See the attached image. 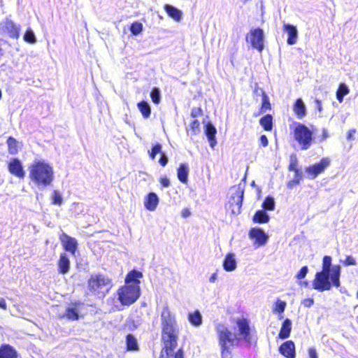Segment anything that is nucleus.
Wrapping results in <instances>:
<instances>
[{
    "label": "nucleus",
    "mask_w": 358,
    "mask_h": 358,
    "mask_svg": "<svg viewBox=\"0 0 358 358\" xmlns=\"http://www.w3.org/2000/svg\"><path fill=\"white\" fill-rule=\"evenodd\" d=\"M336 99L339 101V103H342L343 101L344 96L340 95L338 93H336Z\"/></svg>",
    "instance_id": "62"
},
{
    "label": "nucleus",
    "mask_w": 358,
    "mask_h": 358,
    "mask_svg": "<svg viewBox=\"0 0 358 358\" xmlns=\"http://www.w3.org/2000/svg\"><path fill=\"white\" fill-rule=\"evenodd\" d=\"M20 30L21 26L8 17L0 22V32L11 38L17 39L20 37Z\"/></svg>",
    "instance_id": "10"
},
{
    "label": "nucleus",
    "mask_w": 358,
    "mask_h": 358,
    "mask_svg": "<svg viewBox=\"0 0 358 358\" xmlns=\"http://www.w3.org/2000/svg\"><path fill=\"white\" fill-rule=\"evenodd\" d=\"M315 102L317 103V109L320 112L322 111V103H321V101L318 99H316Z\"/></svg>",
    "instance_id": "63"
},
{
    "label": "nucleus",
    "mask_w": 358,
    "mask_h": 358,
    "mask_svg": "<svg viewBox=\"0 0 358 358\" xmlns=\"http://www.w3.org/2000/svg\"><path fill=\"white\" fill-rule=\"evenodd\" d=\"M217 279V274L215 273H213L209 278V281L210 282H214Z\"/></svg>",
    "instance_id": "61"
},
{
    "label": "nucleus",
    "mask_w": 358,
    "mask_h": 358,
    "mask_svg": "<svg viewBox=\"0 0 358 358\" xmlns=\"http://www.w3.org/2000/svg\"><path fill=\"white\" fill-rule=\"evenodd\" d=\"M164 10L168 15L175 20L176 21H180L182 18V13L180 10L171 4H165Z\"/></svg>",
    "instance_id": "27"
},
{
    "label": "nucleus",
    "mask_w": 358,
    "mask_h": 358,
    "mask_svg": "<svg viewBox=\"0 0 358 358\" xmlns=\"http://www.w3.org/2000/svg\"><path fill=\"white\" fill-rule=\"evenodd\" d=\"M293 110L299 119H302L306 115V106L301 98H298L293 106Z\"/></svg>",
    "instance_id": "21"
},
{
    "label": "nucleus",
    "mask_w": 358,
    "mask_h": 358,
    "mask_svg": "<svg viewBox=\"0 0 358 358\" xmlns=\"http://www.w3.org/2000/svg\"><path fill=\"white\" fill-rule=\"evenodd\" d=\"M238 327V334L236 338L240 343L241 341H244L248 345L251 343V329L250 327V322L246 318H238L236 321Z\"/></svg>",
    "instance_id": "11"
},
{
    "label": "nucleus",
    "mask_w": 358,
    "mask_h": 358,
    "mask_svg": "<svg viewBox=\"0 0 358 358\" xmlns=\"http://www.w3.org/2000/svg\"><path fill=\"white\" fill-rule=\"evenodd\" d=\"M331 257L325 255L322 259V270L315 273L313 288L318 292L330 290L332 287L341 286V267L332 265Z\"/></svg>",
    "instance_id": "1"
},
{
    "label": "nucleus",
    "mask_w": 358,
    "mask_h": 358,
    "mask_svg": "<svg viewBox=\"0 0 358 358\" xmlns=\"http://www.w3.org/2000/svg\"><path fill=\"white\" fill-rule=\"evenodd\" d=\"M286 303L280 299L277 300L275 306V311L278 313H282L285 311Z\"/></svg>",
    "instance_id": "45"
},
{
    "label": "nucleus",
    "mask_w": 358,
    "mask_h": 358,
    "mask_svg": "<svg viewBox=\"0 0 358 358\" xmlns=\"http://www.w3.org/2000/svg\"><path fill=\"white\" fill-rule=\"evenodd\" d=\"M191 215V213L189 209L185 208L182 211V216L185 218L188 217Z\"/></svg>",
    "instance_id": "58"
},
{
    "label": "nucleus",
    "mask_w": 358,
    "mask_h": 358,
    "mask_svg": "<svg viewBox=\"0 0 358 358\" xmlns=\"http://www.w3.org/2000/svg\"><path fill=\"white\" fill-rule=\"evenodd\" d=\"M275 203L274 198L271 196H267L262 203V208L265 210H273Z\"/></svg>",
    "instance_id": "37"
},
{
    "label": "nucleus",
    "mask_w": 358,
    "mask_h": 358,
    "mask_svg": "<svg viewBox=\"0 0 358 358\" xmlns=\"http://www.w3.org/2000/svg\"><path fill=\"white\" fill-rule=\"evenodd\" d=\"M215 330L220 347L221 358H232L231 347L239 344L236 335L221 322L215 324Z\"/></svg>",
    "instance_id": "4"
},
{
    "label": "nucleus",
    "mask_w": 358,
    "mask_h": 358,
    "mask_svg": "<svg viewBox=\"0 0 358 358\" xmlns=\"http://www.w3.org/2000/svg\"><path fill=\"white\" fill-rule=\"evenodd\" d=\"M173 357V358H184V352L182 349L178 350L175 354L173 352L169 357Z\"/></svg>",
    "instance_id": "56"
},
{
    "label": "nucleus",
    "mask_w": 358,
    "mask_h": 358,
    "mask_svg": "<svg viewBox=\"0 0 358 358\" xmlns=\"http://www.w3.org/2000/svg\"><path fill=\"white\" fill-rule=\"evenodd\" d=\"M237 262L234 253H228L223 261V268L226 271H233L236 268Z\"/></svg>",
    "instance_id": "22"
},
{
    "label": "nucleus",
    "mask_w": 358,
    "mask_h": 358,
    "mask_svg": "<svg viewBox=\"0 0 358 358\" xmlns=\"http://www.w3.org/2000/svg\"><path fill=\"white\" fill-rule=\"evenodd\" d=\"M350 92L349 87L345 83H341L338 86V88L336 91V93H338L340 95L346 96Z\"/></svg>",
    "instance_id": "44"
},
{
    "label": "nucleus",
    "mask_w": 358,
    "mask_h": 358,
    "mask_svg": "<svg viewBox=\"0 0 358 358\" xmlns=\"http://www.w3.org/2000/svg\"><path fill=\"white\" fill-rule=\"evenodd\" d=\"M70 269V260L66 253H62L58 261V270L62 274H66Z\"/></svg>",
    "instance_id": "24"
},
{
    "label": "nucleus",
    "mask_w": 358,
    "mask_h": 358,
    "mask_svg": "<svg viewBox=\"0 0 358 358\" xmlns=\"http://www.w3.org/2000/svg\"><path fill=\"white\" fill-rule=\"evenodd\" d=\"M0 308L6 310L7 308L6 302L3 298L0 297Z\"/></svg>",
    "instance_id": "59"
},
{
    "label": "nucleus",
    "mask_w": 358,
    "mask_h": 358,
    "mask_svg": "<svg viewBox=\"0 0 358 358\" xmlns=\"http://www.w3.org/2000/svg\"><path fill=\"white\" fill-rule=\"evenodd\" d=\"M283 30L287 34V43L288 45H294L298 38L296 27L291 24H284Z\"/></svg>",
    "instance_id": "19"
},
{
    "label": "nucleus",
    "mask_w": 358,
    "mask_h": 358,
    "mask_svg": "<svg viewBox=\"0 0 358 358\" xmlns=\"http://www.w3.org/2000/svg\"><path fill=\"white\" fill-rule=\"evenodd\" d=\"M250 239L255 240V244L257 247L264 245L268 239V235L264 231L259 227H253L249 231Z\"/></svg>",
    "instance_id": "14"
},
{
    "label": "nucleus",
    "mask_w": 358,
    "mask_h": 358,
    "mask_svg": "<svg viewBox=\"0 0 358 358\" xmlns=\"http://www.w3.org/2000/svg\"><path fill=\"white\" fill-rule=\"evenodd\" d=\"M143 274L141 272L133 270L130 271L125 279L126 285H138L140 284L139 278H142Z\"/></svg>",
    "instance_id": "28"
},
{
    "label": "nucleus",
    "mask_w": 358,
    "mask_h": 358,
    "mask_svg": "<svg viewBox=\"0 0 358 358\" xmlns=\"http://www.w3.org/2000/svg\"><path fill=\"white\" fill-rule=\"evenodd\" d=\"M303 180V172L302 171H297L294 172V178L289 180L287 184V188L292 189L293 187L300 183V182Z\"/></svg>",
    "instance_id": "36"
},
{
    "label": "nucleus",
    "mask_w": 358,
    "mask_h": 358,
    "mask_svg": "<svg viewBox=\"0 0 358 358\" xmlns=\"http://www.w3.org/2000/svg\"><path fill=\"white\" fill-rule=\"evenodd\" d=\"M162 338L164 343L166 356L172 355L177 345L178 330L176 320L168 306H164L161 313Z\"/></svg>",
    "instance_id": "2"
},
{
    "label": "nucleus",
    "mask_w": 358,
    "mask_h": 358,
    "mask_svg": "<svg viewBox=\"0 0 358 358\" xmlns=\"http://www.w3.org/2000/svg\"><path fill=\"white\" fill-rule=\"evenodd\" d=\"M137 107L144 118L147 119L150 117L151 114V108L148 101H141L138 102Z\"/></svg>",
    "instance_id": "31"
},
{
    "label": "nucleus",
    "mask_w": 358,
    "mask_h": 358,
    "mask_svg": "<svg viewBox=\"0 0 358 358\" xmlns=\"http://www.w3.org/2000/svg\"><path fill=\"white\" fill-rule=\"evenodd\" d=\"M189 322L194 327H199L202 324V315L199 310H196L188 315Z\"/></svg>",
    "instance_id": "30"
},
{
    "label": "nucleus",
    "mask_w": 358,
    "mask_h": 358,
    "mask_svg": "<svg viewBox=\"0 0 358 358\" xmlns=\"http://www.w3.org/2000/svg\"><path fill=\"white\" fill-rule=\"evenodd\" d=\"M152 151V154H161L162 151V145L159 143H156L152 146L150 150Z\"/></svg>",
    "instance_id": "49"
},
{
    "label": "nucleus",
    "mask_w": 358,
    "mask_h": 358,
    "mask_svg": "<svg viewBox=\"0 0 358 358\" xmlns=\"http://www.w3.org/2000/svg\"><path fill=\"white\" fill-rule=\"evenodd\" d=\"M330 164L329 158H322L320 162L306 168V173L308 174L310 179H315L317 176L322 173Z\"/></svg>",
    "instance_id": "13"
},
{
    "label": "nucleus",
    "mask_w": 358,
    "mask_h": 358,
    "mask_svg": "<svg viewBox=\"0 0 358 358\" xmlns=\"http://www.w3.org/2000/svg\"><path fill=\"white\" fill-rule=\"evenodd\" d=\"M231 194L228 203V209L231 210L233 215H238L244 198V187L239 184L237 187L231 188Z\"/></svg>",
    "instance_id": "7"
},
{
    "label": "nucleus",
    "mask_w": 358,
    "mask_h": 358,
    "mask_svg": "<svg viewBox=\"0 0 358 358\" xmlns=\"http://www.w3.org/2000/svg\"><path fill=\"white\" fill-rule=\"evenodd\" d=\"M7 144L8 148V150L10 155H16L18 152V142L15 138L12 136L8 137Z\"/></svg>",
    "instance_id": "35"
},
{
    "label": "nucleus",
    "mask_w": 358,
    "mask_h": 358,
    "mask_svg": "<svg viewBox=\"0 0 358 358\" xmlns=\"http://www.w3.org/2000/svg\"><path fill=\"white\" fill-rule=\"evenodd\" d=\"M129 30L134 36H138L143 31V25L141 22L136 21L131 24Z\"/></svg>",
    "instance_id": "40"
},
{
    "label": "nucleus",
    "mask_w": 358,
    "mask_h": 358,
    "mask_svg": "<svg viewBox=\"0 0 358 358\" xmlns=\"http://www.w3.org/2000/svg\"><path fill=\"white\" fill-rule=\"evenodd\" d=\"M23 39L25 42L31 43V44H34V43H36V41H37L35 34L31 28H28L26 30V31L23 36Z\"/></svg>",
    "instance_id": "39"
},
{
    "label": "nucleus",
    "mask_w": 358,
    "mask_h": 358,
    "mask_svg": "<svg viewBox=\"0 0 358 358\" xmlns=\"http://www.w3.org/2000/svg\"><path fill=\"white\" fill-rule=\"evenodd\" d=\"M8 169L12 175L19 178H24L25 176L22 163L18 158L10 159L8 164Z\"/></svg>",
    "instance_id": "15"
},
{
    "label": "nucleus",
    "mask_w": 358,
    "mask_h": 358,
    "mask_svg": "<svg viewBox=\"0 0 358 358\" xmlns=\"http://www.w3.org/2000/svg\"><path fill=\"white\" fill-rule=\"evenodd\" d=\"M29 178L39 188L50 185L54 180L52 166L45 160H36L29 166Z\"/></svg>",
    "instance_id": "3"
},
{
    "label": "nucleus",
    "mask_w": 358,
    "mask_h": 358,
    "mask_svg": "<svg viewBox=\"0 0 358 358\" xmlns=\"http://www.w3.org/2000/svg\"><path fill=\"white\" fill-rule=\"evenodd\" d=\"M159 201V199L157 194L155 192H150L145 197V208L150 211H153L157 208Z\"/></svg>",
    "instance_id": "20"
},
{
    "label": "nucleus",
    "mask_w": 358,
    "mask_h": 358,
    "mask_svg": "<svg viewBox=\"0 0 358 358\" xmlns=\"http://www.w3.org/2000/svg\"><path fill=\"white\" fill-rule=\"evenodd\" d=\"M150 98L155 104H159L161 102V90L157 87H154L150 92Z\"/></svg>",
    "instance_id": "38"
},
{
    "label": "nucleus",
    "mask_w": 358,
    "mask_h": 358,
    "mask_svg": "<svg viewBox=\"0 0 358 358\" xmlns=\"http://www.w3.org/2000/svg\"><path fill=\"white\" fill-rule=\"evenodd\" d=\"M309 358H318L317 350L315 348H309L308 349Z\"/></svg>",
    "instance_id": "53"
},
{
    "label": "nucleus",
    "mask_w": 358,
    "mask_h": 358,
    "mask_svg": "<svg viewBox=\"0 0 358 358\" xmlns=\"http://www.w3.org/2000/svg\"><path fill=\"white\" fill-rule=\"evenodd\" d=\"M269 220L270 216L264 209L257 210L252 217L253 222L259 224L267 223Z\"/></svg>",
    "instance_id": "29"
},
{
    "label": "nucleus",
    "mask_w": 358,
    "mask_h": 358,
    "mask_svg": "<svg viewBox=\"0 0 358 358\" xmlns=\"http://www.w3.org/2000/svg\"><path fill=\"white\" fill-rule=\"evenodd\" d=\"M280 353L286 358L296 357L295 344L292 341H287L282 343L279 347Z\"/></svg>",
    "instance_id": "17"
},
{
    "label": "nucleus",
    "mask_w": 358,
    "mask_h": 358,
    "mask_svg": "<svg viewBox=\"0 0 358 358\" xmlns=\"http://www.w3.org/2000/svg\"><path fill=\"white\" fill-rule=\"evenodd\" d=\"M204 132L209 142L210 146L214 149L217 145L216 134L217 129L211 122H208L204 127Z\"/></svg>",
    "instance_id": "18"
},
{
    "label": "nucleus",
    "mask_w": 358,
    "mask_h": 358,
    "mask_svg": "<svg viewBox=\"0 0 358 358\" xmlns=\"http://www.w3.org/2000/svg\"><path fill=\"white\" fill-rule=\"evenodd\" d=\"M141 325V320L137 317L136 319L130 318L127 320L125 326L130 331H134Z\"/></svg>",
    "instance_id": "41"
},
{
    "label": "nucleus",
    "mask_w": 358,
    "mask_h": 358,
    "mask_svg": "<svg viewBox=\"0 0 358 358\" xmlns=\"http://www.w3.org/2000/svg\"><path fill=\"white\" fill-rule=\"evenodd\" d=\"M202 113H203V110L201 108L194 107L192 108L191 116L194 118L201 115Z\"/></svg>",
    "instance_id": "51"
},
{
    "label": "nucleus",
    "mask_w": 358,
    "mask_h": 358,
    "mask_svg": "<svg viewBox=\"0 0 358 358\" xmlns=\"http://www.w3.org/2000/svg\"><path fill=\"white\" fill-rule=\"evenodd\" d=\"M148 155H149L150 157L152 160H154V159H155L156 155H155V154H152V151H151V150H148Z\"/></svg>",
    "instance_id": "64"
},
{
    "label": "nucleus",
    "mask_w": 358,
    "mask_h": 358,
    "mask_svg": "<svg viewBox=\"0 0 358 358\" xmlns=\"http://www.w3.org/2000/svg\"><path fill=\"white\" fill-rule=\"evenodd\" d=\"M261 95L262 96V105L260 108V114L264 113L266 110H271V105L270 103V99L264 90H260Z\"/></svg>",
    "instance_id": "32"
},
{
    "label": "nucleus",
    "mask_w": 358,
    "mask_h": 358,
    "mask_svg": "<svg viewBox=\"0 0 358 358\" xmlns=\"http://www.w3.org/2000/svg\"><path fill=\"white\" fill-rule=\"evenodd\" d=\"M168 162H169V158H168L167 155L164 152H162L160 154V158L159 159V163L160 164L161 166H165L168 164Z\"/></svg>",
    "instance_id": "50"
},
{
    "label": "nucleus",
    "mask_w": 358,
    "mask_h": 358,
    "mask_svg": "<svg viewBox=\"0 0 358 358\" xmlns=\"http://www.w3.org/2000/svg\"><path fill=\"white\" fill-rule=\"evenodd\" d=\"M85 304L79 301L75 300L71 301L69 306L66 308L64 317H66L69 320L76 321L80 317V313L85 307Z\"/></svg>",
    "instance_id": "12"
},
{
    "label": "nucleus",
    "mask_w": 358,
    "mask_h": 358,
    "mask_svg": "<svg viewBox=\"0 0 358 358\" xmlns=\"http://www.w3.org/2000/svg\"><path fill=\"white\" fill-rule=\"evenodd\" d=\"M313 303H314V299L312 298L305 299L302 301V304L305 307H307V308H310V306H312L313 305Z\"/></svg>",
    "instance_id": "54"
},
{
    "label": "nucleus",
    "mask_w": 358,
    "mask_h": 358,
    "mask_svg": "<svg viewBox=\"0 0 358 358\" xmlns=\"http://www.w3.org/2000/svg\"><path fill=\"white\" fill-rule=\"evenodd\" d=\"M15 349L8 344H3L0 348V358H17Z\"/></svg>",
    "instance_id": "23"
},
{
    "label": "nucleus",
    "mask_w": 358,
    "mask_h": 358,
    "mask_svg": "<svg viewBox=\"0 0 358 358\" xmlns=\"http://www.w3.org/2000/svg\"><path fill=\"white\" fill-rule=\"evenodd\" d=\"M329 137L328 131L326 129H323L321 141H324Z\"/></svg>",
    "instance_id": "60"
},
{
    "label": "nucleus",
    "mask_w": 358,
    "mask_h": 358,
    "mask_svg": "<svg viewBox=\"0 0 358 358\" xmlns=\"http://www.w3.org/2000/svg\"><path fill=\"white\" fill-rule=\"evenodd\" d=\"M293 134L295 141L303 150L309 149L315 141L313 131L303 123H296Z\"/></svg>",
    "instance_id": "5"
},
{
    "label": "nucleus",
    "mask_w": 358,
    "mask_h": 358,
    "mask_svg": "<svg viewBox=\"0 0 358 358\" xmlns=\"http://www.w3.org/2000/svg\"><path fill=\"white\" fill-rule=\"evenodd\" d=\"M260 125L266 131H271L273 128V116L267 114L261 117L259 120Z\"/></svg>",
    "instance_id": "33"
},
{
    "label": "nucleus",
    "mask_w": 358,
    "mask_h": 358,
    "mask_svg": "<svg viewBox=\"0 0 358 358\" xmlns=\"http://www.w3.org/2000/svg\"><path fill=\"white\" fill-rule=\"evenodd\" d=\"M189 171V166L187 164L182 163L180 164L179 167L177 169V176L178 180L182 183H187Z\"/></svg>",
    "instance_id": "25"
},
{
    "label": "nucleus",
    "mask_w": 358,
    "mask_h": 358,
    "mask_svg": "<svg viewBox=\"0 0 358 358\" xmlns=\"http://www.w3.org/2000/svg\"><path fill=\"white\" fill-rule=\"evenodd\" d=\"M126 345L127 350L136 351L138 350V344L137 340L132 334H128L127 336Z\"/></svg>",
    "instance_id": "34"
},
{
    "label": "nucleus",
    "mask_w": 358,
    "mask_h": 358,
    "mask_svg": "<svg viewBox=\"0 0 358 358\" xmlns=\"http://www.w3.org/2000/svg\"><path fill=\"white\" fill-rule=\"evenodd\" d=\"M264 32L259 27L251 29L246 35L245 40L251 44L252 48L262 52L264 48Z\"/></svg>",
    "instance_id": "9"
},
{
    "label": "nucleus",
    "mask_w": 358,
    "mask_h": 358,
    "mask_svg": "<svg viewBox=\"0 0 358 358\" xmlns=\"http://www.w3.org/2000/svg\"><path fill=\"white\" fill-rule=\"evenodd\" d=\"M341 262H343V264L345 266H355L357 264V262L355 259V258L350 255L347 256L345 260H343V261L341 260Z\"/></svg>",
    "instance_id": "48"
},
{
    "label": "nucleus",
    "mask_w": 358,
    "mask_h": 358,
    "mask_svg": "<svg viewBox=\"0 0 358 358\" xmlns=\"http://www.w3.org/2000/svg\"><path fill=\"white\" fill-rule=\"evenodd\" d=\"M159 182L164 187H169L171 185L170 180L166 176L161 177Z\"/></svg>",
    "instance_id": "52"
},
{
    "label": "nucleus",
    "mask_w": 358,
    "mask_h": 358,
    "mask_svg": "<svg viewBox=\"0 0 358 358\" xmlns=\"http://www.w3.org/2000/svg\"><path fill=\"white\" fill-rule=\"evenodd\" d=\"M110 287V280L101 274L92 275L88 280V287L92 292H100L103 289L108 292Z\"/></svg>",
    "instance_id": "8"
},
{
    "label": "nucleus",
    "mask_w": 358,
    "mask_h": 358,
    "mask_svg": "<svg viewBox=\"0 0 358 358\" xmlns=\"http://www.w3.org/2000/svg\"><path fill=\"white\" fill-rule=\"evenodd\" d=\"M298 160L295 155H292L290 157V163L288 167L289 171L296 172L297 171H301L297 168Z\"/></svg>",
    "instance_id": "43"
},
{
    "label": "nucleus",
    "mask_w": 358,
    "mask_h": 358,
    "mask_svg": "<svg viewBox=\"0 0 358 358\" xmlns=\"http://www.w3.org/2000/svg\"><path fill=\"white\" fill-rule=\"evenodd\" d=\"M63 201L62 194L58 190H54L52 195V203L55 205H61Z\"/></svg>",
    "instance_id": "42"
},
{
    "label": "nucleus",
    "mask_w": 358,
    "mask_h": 358,
    "mask_svg": "<svg viewBox=\"0 0 358 358\" xmlns=\"http://www.w3.org/2000/svg\"><path fill=\"white\" fill-rule=\"evenodd\" d=\"M356 131H357L355 129L349 130V131L348 132V134H347V140L348 141H354L355 139L354 136H355Z\"/></svg>",
    "instance_id": "55"
},
{
    "label": "nucleus",
    "mask_w": 358,
    "mask_h": 358,
    "mask_svg": "<svg viewBox=\"0 0 358 358\" xmlns=\"http://www.w3.org/2000/svg\"><path fill=\"white\" fill-rule=\"evenodd\" d=\"M308 273V267L307 266H303L301 268V269L297 272L295 275V278L298 280L303 279L307 273Z\"/></svg>",
    "instance_id": "46"
},
{
    "label": "nucleus",
    "mask_w": 358,
    "mask_h": 358,
    "mask_svg": "<svg viewBox=\"0 0 358 358\" xmlns=\"http://www.w3.org/2000/svg\"><path fill=\"white\" fill-rule=\"evenodd\" d=\"M117 294L118 300L122 305L130 306L139 298L140 287L138 285H126L118 290Z\"/></svg>",
    "instance_id": "6"
},
{
    "label": "nucleus",
    "mask_w": 358,
    "mask_h": 358,
    "mask_svg": "<svg viewBox=\"0 0 358 358\" xmlns=\"http://www.w3.org/2000/svg\"><path fill=\"white\" fill-rule=\"evenodd\" d=\"M260 142H261V144L264 146V147H266L268 144V138L266 137V135H262L260 136Z\"/></svg>",
    "instance_id": "57"
},
{
    "label": "nucleus",
    "mask_w": 358,
    "mask_h": 358,
    "mask_svg": "<svg viewBox=\"0 0 358 358\" xmlns=\"http://www.w3.org/2000/svg\"><path fill=\"white\" fill-rule=\"evenodd\" d=\"M192 135H196L200 131V123L197 120H194L190 124Z\"/></svg>",
    "instance_id": "47"
},
{
    "label": "nucleus",
    "mask_w": 358,
    "mask_h": 358,
    "mask_svg": "<svg viewBox=\"0 0 358 358\" xmlns=\"http://www.w3.org/2000/svg\"><path fill=\"white\" fill-rule=\"evenodd\" d=\"M61 243L64 249L73 255H75L78 248V241L75 238H73L65 233H62L59 237Z\"/></svg>",
    "instance_id": "16"
},
{
    "label": "nucleus",
    "mask_w": 358,
    "mask_h": 358,
    "mask_svg": "<svg viewBox=\"0 0 358 358\" xmlns=\"http://www.w3.org/2000/svg\"><path fill=\"white\" fill-rule=\"evenodd\" d=\"M292 331V321L287 318L282 324L278 337L280 339H286L289 337Z\"/></svg>",
    "instance_id": "26"
}]
</instances>
